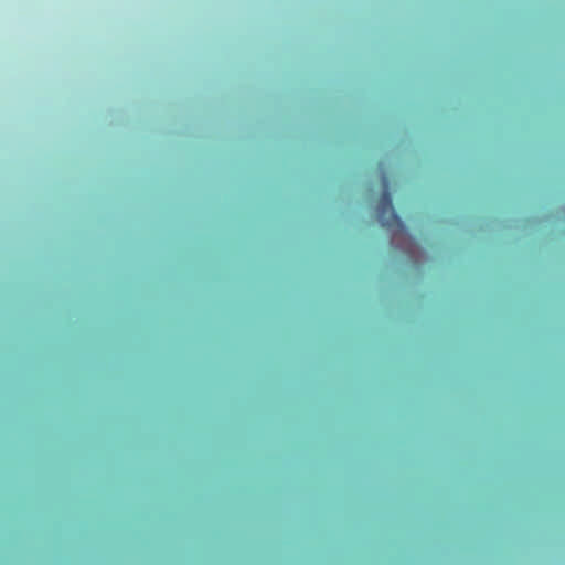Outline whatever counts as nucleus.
Segmentation results:
<instances>
[{
	"instance_id": "f257e3e1",
	"label": "nucleus",
	"mask_w": 565,
	"mask_h": 565,
	"mask_svg": "<svg viewBox=\"0 0 565 565\" xmlns=\"http://www.w3.org/2000/svg\"><path fill=\"white\" fill-rule=\"evenodd\" d=\"M383 193L376 205V217L381 225L392 232L393 236L407 235V230L394 210L392 195L388 191V178L382 177Z\"/></svg>"
}]
</instances>
